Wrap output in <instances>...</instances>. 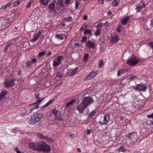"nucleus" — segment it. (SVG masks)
Here are the masks:
<instances>
[{"instance_id": "393cba45", "label": "nucleus", "mask_w": 153, "mask_h": 153, "mask_svg": "<svg viewBox=\"0 0 153 153\" xmlns=\"http://www.w3.org/2000/svg\"><path fill=\"white\" fill-rule=\"evenodd\" d=\"M54 101V100H51L47 102L45 105L43 106L42 107V109H44L45 108L47 107L49 105L52 103Z\"/></svg>"}, {"instance_id": "4be33fe9", "label": "nucleus", "mask_w": 153, "mask_h": 153, "mask_svg": "<svg viewBox=\"0 0 153 153\" xmlns=\"http://www.w3.org/2000/svg\"><path fill=\"white\" fill-rule=\"evenodd\" d=\"M56 36L59 39L62 40L66 38L64 34H56Z\"/></svg>"}, {"instance_id": "a18cd8bd", "label": "nucleus", "mask_w": 153, "mask_h": 153, "mask_svg": "<svg viewBox=\"0 0 153 153\" xmlns=\"http://www.w3.org/2000/svg\"><path fill=\"white\" fill-rule=\"evenodd\" d=\"M104 65L103 61H101L100 62V63L99 65V66H100V68H101V67L102 66V65Z\"/></svg>"}, {"instance_id": "1a4fd4ad", "label": "nucleus", "mask_w": 153, "mask_h": 153, "mask_svg": "<svg viewBox=\"0 0 153 153\" xmlns=\"http://www.w3.org/2000/svg\"><path fill=\"white\" fill-rule=\"evenodd\" d=\"M63 58L62 55L58 56L56 58H55L53 61V65L54 66H58L60 64L61 60Z\"/></svg>"}, {"instance_id": "6e6d98bb", "label": "nucleus", "mask_w": 153, "mask_h": 153, "mask_svg": "<svg viewBox=\"0 0 153 153\" xmlns=\"http://www.w3.org/2000/svg\"><path fill=\"white\" fill-rule=\"evenodd\" d=\"M86 132L87 135H89V134H90V133H91V131L90 130H87L86 131Z\"/></svg>"}, {"instance_id": "09e8293b", "label": "nucleus", "mask_w": 153, "mask_h": 153, "mask_svg": "<svg viewBox=\"0 0 153 153\" xmlns=\"http://www.w3.org/2000/svg\"><path fill=\"white\" fill-rule=\"evenodd\" d=\"M88 58V54H85L84 56V60H87Z\"/></svg>"}, {"instance_id": "5fc2aeb1", "label": "nucleus", "mask_w": 153, "mask_h": 153, "mask_svg": "<svg viewBox=\"0 0 153 153\" xmlns=\"http://www.w3.org/2000/svg\"><path fill=\"white\" fill-rule=\"evenodd\" d=\"M147 117L149 118H153V113L151 114L148 115Z\"/></svg>"}, {"instance_id": "c03bdc74", "label": "nucleus", "mask_w": 153, "mask_h": 153, "mask_svg": "<svg viewBox=\"0 0 153 153\" xmlns=\"http://www.w3.org/2000/svg\"><path fill=\"white\" fill-rule=\"evenodd\" d=\"M86 40H87L86 37L85 36H84L83 37V38H82V40H81V41L83 42H86Z\"/></svg>"}, {"instance_id": "680f3d73", "label": "nucleus", "mask_w": 153, "mask_h": 153, "mask_svg": "<svg viewBox=\"0 0 153 153\" xmlns=\"http://www.w3.org/2000/svg\"><path fill=\"white\" fill-rule=\"evenodd\" d=\"M87 19H88V17H87V16L85 15L84 16V17L83 18V19L84 20H87Z\"/></svg>"}, {"instance_id": "69168bd1", "label": "nucleus", "mask_w": 153, "mask_h": 153, "mask_svg": "<svg viewBox=\"0 0 153 153\" xmlns=\"http://www.w3.org/2000/svg\"><path fill=\"white\" fill-rule=\"evenodd\" d=\"M70 2V0H66L65 2V4H68Z\"/></svg>"}, {"instance_id": "c9c22d12", "label": "nucleus", "mask_w": 153, "mask_h": 153, "mask_svg": "<svg viewBox=\"0 0 153 153\" xmlns=\"http://www.w3.org/2000/svg\"><path fill=\"white\" fill-rule=\"evenodd\" d=\"M63 74L61 72H59L57 73L56 76L59 77L61 78L62 77V76L63 75Z\"/></svg>"}, {"instance_id": "a878e982", "label": "nucleus", "mask_w": 153, "mask_h": 153, "mask_svg": "<svg viewBox=\"0 0 153 153\" xmlns=\"http://www.w3.org/2000/svg\"><path fill=\"white\" fill-rule=\"evenodd\" d=\"M54 101V100H51L47 102L45 105L43 106L42 107V109H44L45 108L47 107L49 105L52 103Z\"/></svg>"}, {"instance_id": "2f4dec72", "label": "nucleus", "mask_w": 153, "mask_h": 153, "mask_svg": "<svg viewBox=\"0 0 153 153\" xmlns=\"http://www.w3.org/2000/svg\"><path fill=\"white\" fill-rule=\"evenodd\" d=\"M137 78V76L134 75H132L129 77L128 79L130 80L131 81H132L134 79H136Z\"/></svg>"}, {"instance_id": "4d7b16f0", "label": "nucleus", "mask_w": 153, "mask_h": 153, "mask_svg": "<svg viewBox=\"0 0 153 153\" xmlns=\"http://www.w3.org/2000/svg\"><path fill=\"white\" fill-rule=\"evenodd\" d=\"M51 54V51H49V52L46 54V56L48 57Z\"/></svg>"}, {"instance_id": "a211bd4d", "label": "nucleus", "mask_w": 153, "mask_h": 153, "mask_svg": "<svg viewBox=\"0 0 153 153\" xmlns=\"http://www.w3.org/2000/svg\"><path fill=\"white\" fill-rule=\"evenodd\" d=\"M41 34V33L40 32H39L36 35L34 36V38L31 40V41L33 42H35L38 39Z\"/></svg>"}, {"instance_id": "79ce46f5", "label": "nucleus", "mask_w": 153, "mask_h": 153, "mask_svg": "<svg viewBox=\"0 0 153 153\" xmlns=\"http://www.w3.org/2000/svg\"><path fill=\"white\" fill-rule=\"evenodd\" d=\"M45 52L43 51L41 52H40L39 53L38 56L39 57H41L43 56L45 54Z\"/></svg>"}, {"instance_id": "2eb2a0df", "label": "nucleus", "mask_w": 153, "mask_h": 153, "mask_svg": "<svg viewBox=\"0 0 153 153\" xmlns=\"http://www.w3.org/2000/svg\"><path fill=\"white\" fill-rule=\"evenodd\" d=\"M78 68H76L74 69L70 70L68 73V75L70 76H73L77 71Z\"/></svg>"}, {"instance_id": "cd10ccee", "label": "nucleus", "mask_w": 153, "mask_h": 153, "mask_svg": "<svg viewBox=\"0 0 153 153\" xmlns=\"http://www.w3.org/2000/svg\"><path fill=\"white\" fill-rule=\"evenodd\" d=\"M75 102V101L74 100H72L71 102H68L66 104V105L65 106V109H66L70 105H71L73 104Z\"/></svg>"}, {"instance_id": "f704fd0d", "label": "nucleus", "mask_w": 153, "mask_h": 153, "mask_svg": "<svg viewBox=\"0 0 153 153\" xmlns=\"http://www.w3.org/2000/svg\"><path fill=\"white\" fill-rule=\"evenodd\" d=\"M143 8V6H142L139 5V6H137L136 7L135 9L137 10V12H139L140 11V9H142Z\"/></svg>"}, {"instance_id": "a19ab883", "label": "nucleus", "mask_w": 153, "mask_h": 153, "mask_svg": "<svg viewBox=\"0 0 153 153\" xmlns=\"http://www.w3.org/2000/svg\"><path fill=\"white\" fill-rule=\"evenodd\" d=\"M87 26L86 25H84L80 29V31L83 30L85 29Z\"/></svg>"}, {"instance_id": "bb28decb", "label": "nucleus", "mask_w": 153, "mask_h": 153, "mask_svg": "<svg viewBox=\"0 0 153 153\" xmlns=\"http://www.w3.org/2000/svg\"><path fill=\"white\" fill-rule=\"evenodd\" d=\"M54 101V100H51L47 102L45 105L43 106L42 107V109H44L45 108L47 107L49 105L52 103Z\"/></svg>"}, {"instance_id": "20e7f679", "label": "nucleus", "mask_w": 153, "mask_h": 153, "mask_svg": "<svg viewBox=\"0 0 153 153\" xmlns=\"http://www.w3.org/2000/svg\"><path fill=\"white\" fill-rule=\"evenodd\" d=\"M63 4L61 2H59L58 3L56 2H53L49 6L50 10L57 13L58 11L60 10L63 7Z\"/></svg>"}, {"instance_id": "f03ea898", "label": "nucleus", "mask_w": 153, "mask_h": 153, "mask_svg": "<svg viewBox=\"0 0 153 153\" xmlns=\"http://www.w3.org/2000/svg\"><path fill=\"white\" fill-rule=\"evenodd\" d=\"M94 101L92 98L91 97H85L79 105L77 106L76 109L80 113H82L83 110L88 106L92 104Z\"/></svg>"}, {"instance_id": "6ab92c4d", "label": "nucleus", "mask_w": 153, "mask_h": 153, "mask_svg": "<svg viewBox=\"0 0 153 153\" xmlns=\"http://www.w3.org/2000/svg\"><path fill=\"white\" fill-rule=\"evenodd\" d=\"M7 91H2L0 93V100L4 98V97L7 94Z\"/></svg>"}, {"instance_id": "13d9d810", "label": "nucleus", "mask_w": 153, "mask_h": 153, "mask_svg": "<svg viewBox=\"0 0 153 153\" xmlns=\"http://www.w3.org/2000/svg\"><path fill=\"white\" fill-rule=\"evenodd\" d=\"M74 46L75 47H79V44L77 43H76L74 44Z\"/></svg>"}, {"instance_id": "c756f323", "label": "nucleus", "mask_w": 153, "mask_h": 153, "mask_svg": "<svg viewBox=\"0 0 153 153\" xmlns=\"http://www.w3.org/2000/svg\"><path fill=\"white\" fill-rule=\"evenodd\" d=\"M32 64L30 62V61H28L26 62L25 67V68L29 67L30 65H32Z\"/></svg>"}, {"instance_id": "c85d7f7f", "label": "nucleus", "mask_w": 153, "mask_h": 153, "mask_svg": "<svg viewBox=\"0 0 153 153\" xmlns=\"http://www.w3.org/2000/svg\"><path fill=\"white\" fill-rule=\"evenodd\" d=\"M117 150L121 152H124L126 151V149L124 148L123 146H121Z\"/></svg>"}, {"instance_id": "3c124183", "label": "nucleus", "mask_w": 153, "mask_h": 153, "mask_svg": "<svg viewBox=\"0 0 153 153\" xmlns=\"http://www.w3.org/2000/svg\"><path fill=\"white\" fill-rule=\"evenodd\" d=\"M34 110L33 108L31 109H30L29 111V112H28V111H26V112L27 113H28L27 114H29L30 113H31Z\"/></svg>"}, {"instance_id": "5701e85b", "label": "nucleus", "mask_w": 153, "mask_h": 153, "mask_svg": "<svg viewBox=\"0 0 153 153\" xmlns=\"http://www.w3.org/2000/svg\"><path fill=\"white\" fill-rule=\"evenodd\" d=\"M11 4L9 3L6 5L2 6L0 8V11H1V10H5L7 7H10Z\"/></svg>"}, {"instance_id": "774afa93", "label": "nucleus", "mask_w": 153, "mask_h": 153, "mask_svg": "<svg viewBox=\"0 0 153 153\" xmlns=\"http://www.w3.org/2000/svg\"><path fill=\"white\" fill-rule=\"evenodd\" d=\"M151 25L152 27L153 26V19L151 20Z\"/></svg>"}, {"instance_id": "6e6552de", "label": "nucleus", "mask_w": 153, "mask_h": 153, "mask_svg": "<svg viewBox=\"0 0 153 153\" xmlns=\"http://www.w3.org/2000/svg\"><path fill=\"white\" fill-rule=\"evenodd\" d=\"M15 80L11 79L10 80H6L4 83V85L7 88L13 86L14 85V82Z\"/></svg>"}, {"instance_id": "bf43d9fd", "label": "nucleus", "mask_w": 153, "mask_h": 153, "mask_svg": "<svg viewBox=\"0 0 153 153\" xmlns=\"http://www.w3.org/2000/svg\"><path fill=\"white\" fill-rule=\"evenodd\" d=\"M39 107V105H36L34 106L33 108L34 109H38Z\"/></svg>"}, {"instance_id": "aec40b11", "label": "nucleus", "mask_w": 153, "mask_h": 153, "mask_svg": "<svg viewBox=\"0 0 153 153\" xmlns=\"http://www.w3.org/2000/svg\"><path fill=\"white\" fill-rule=\"evenodd\" d=\"M130 17L127 16L126 18H124L122 22V23L123 25L127 24L128 21Z\"/></svg>"}, {"instance_id": "4c0bfd02", "label": "nucleus", "mask_w": 153, "mask_h": 153, "mask_svg": "<svg viewBox=\"0 0 153 153\" xmlns=\"http://www.w3.org/2000/svg\"><path fill=\"white\" fill-rule=\"evenodd\" d=\"M102 26V23H98L97 25L96 26V27L97 28H101Z\"/></svg>"}, {"instance_id": "864d4df0", "label": "nucleus", "mask_w": 153, "mask_h": 153, "mask_svg": "<svg viewBox=\"0 0 153 153\" xmlns=\"http://www.w3.org/2000/svg\"><path fill=\"white\" fill-rule=\"evenodd\" d=\"M149 45L151 47V48L153 49V42H151L149 43Z\"/></svg>"}, {"instance_id": "8fccbe9b", "label": "nucleus", "mask_w": 153, "mask_h": 153, "mask_svg": "<svg viewBox=\"0 0 153 153\" xmlns=\"http://www.w3.org/2000/svg\"><path fill=\"white\" fill-rule=\"evenodd\" d=\"M45 139H46L48 141H51L52 140L51 138L49 137H48L47 136H45Z\"/></svg>"}, {"instance_id": "603ef678", "label": "nucleus", "mask_w": 153, "mask_h": 153, "mask_svg": "<svg viewBox=\"0 0 153 153\" xmlns=\"http://www.w3.org/2000/svg\"><path fill=\"white\" fill-rule=\"evenodd\" d=\"M20 2H19L18 1V0H17V1L16 2H15L14 3V6H17L19 4Z\"/></svg>"}, {"instance_id": "4468645a", "label": "nucleus", "mask_w": 153, "mask_h": 153, "mask_svg": "<svg viewBox=\"0 0 153 153\" xmlns=\"http://www.w3.org/2000/svg\"><path fill=\"white\" fill-rule=\"evenodd\" d=\"M86 44L87 47L89 48L94 49L95 48V44L90 41H88Z\"/></svg>"}, {"instance_id": "de8ad7c7", "label": "nucleus", "mask_w": 153, "mask_h": 153, "mask_svg": "<svg viewBox=\"0 0 153 153\" xmlns=\"http://www.w3.org/2000/svg\"><path fill=\"white\" fill-rule=\"evenodd\" d=\"M11 44H12L11 43H8L7 45V46L5 49V51H6L8 49V48H9V46H10L11 45Z\"/></svg>"}, {"instance_id": "dca6fc26", "label": "nucleus", "mask_w": 153, "mask_h": 153, "mask_svg": "<svg viewBox=\"0 0 153 153\" xmlns=\"http://www.w3.org/2000/svg\"><path fill=\"white\" fill-rule=\"evenodd\" d=\"M129 70L128 69H120L118 72L117 74V76H120L121 74H123L124 73L127 72H128Z\"/></svg>"}, {"instance_id": "f257e3e1", "label": "nucleus", "mask_w": 153, "mask_h": 153, "mask_svg": "<svg viewBox=\"0 0 153 153\" xmlns=\"http://www.w3.org/2000/svg\"><path fill=\"white\" fill-rule=\"evenodd\" d=\"M30 148L34 151H43L48 152L50 151L49 146L42 141L37 143H31L29 144Z\"/></svg>"}, {"instance_id": "423d86ee", "label": "nucleus", "mask_w": 153, "mask_h": 153, "mask_svg": "<svg viewBox=\"0 0 153 153\" xmlns=\"http://www.w3.org/2000/svg\"><path fill=\"white\" fill-rule=\"evenodd\" d=\"M139 61V60L137 59L135 56H133L127 61L126 63L130 65L133 66L136 64Z\"/></svg>"}, {"instance_id": "412c9836", "label": "nucleus", "mask_w": 153, "mask_h": 153, "mask_svg": "<svg viewBox=\"0 0 153 153\" xmlns=\"http://www.w3.org/2000/svg\"><path fill=\"white\" fill-rule=\"evenodd\" d=\"M37 123L33 116H32L29 120V123L31 124H34Z\"/></svg>"}, {"instance_id": "72a5a7b5", "label": "nucleus", "mask_w": 153, "mask_h": 153, "mask_svg": "<svg viewBox=\"0 0 153 153\" xmlns=\"http://www.w3.org/2000/svg\"><path fill=\"white\" fill-rule=\"evenodd\" d=\"M72 17L71 16H69L64 18L65 21L67 22H70L72 21Z\"/></svg>"}, {"instance_id": "58836bf2", "label": "nucleus", "mask_w": 153, "mask_h": 153, "mask_svg": "<svg viewBox=\"0 0 153 153\" xmlns=\"http://www.w3.org/2000/svg\"><path fill=\"white\" fill-rule=\"evenodd\" d=\"M37 135V136L40 137L41 139H45V137L43 136V135L42 134L38 133Z\"/></svg>"}, {"instance_id": "7c9ffc66", "label": "nucleus", "mask_w": 153, "mask_h": 153, "mask_svg": "<svg viewBox=\"0 0 153 153\" xmlns=\"http://www.w3.org/2000/svg\"><path fill=\"white\" fill-rule=\"evenodd\" d=\"M100 30L98 28H97V30L95 32L94 35L96 36H98L100 34Z\"/></svg>"}, {"instance_id": "9b49d317", "label": "nucleus", "mask_w": 153, "mask_h": 153, "mask_svg": "<svg viewBox=\"0 0 153 153\" xmlns=\"http://www.w3.org/2000/svg\"><path fill=\"white\" fill-rule=\"evenodd\" d=\"M35 96L37 100H38L36 102H34L32 104V105L35 104H39L45 98H43L42 99L40 100V99L41 98V97H39V94L38 92H36L35 94Z\"/></svg>"}, {"instance_id": "9d476101", "label": "nucleus", "mask_w": 153, "mask_h": 153, "mask_svg": "<svg viewBox=\"0 0 153 153\" xmlns=\"http://www.w3.org/2000/svg\"><path fill=\"white\" fill-rule=\"evenodd\" d=\"M97 75V73L94 72H91L88 74L86 77L85 78V81L89 80L94 78Z\"/></svg>"}, {"instance_id": "473e14b6", "label": "nucleus", "mask_w": 153, "mask_h": 153, "mask_svg": "<svg viewBox=\"0 0 153 153\" xmlns=\"http://www.w3.org/2000/svg\"><path fill=\"white\" fill-rule=\"evenodd\" d=\"M119 0H114L112 2V4L113 5L116 6L119 4Z\"/></svg>"}, {"instance_id": "49530a36", "label": "nucleus", "mask_w": 153, "mask_h": 153, "mask_svg": "<svg viewBox=\"0 0 153 153\" xmlns=\"http://www.w3.org/2000/svg\"><path fill=\"white\" fill-rule=\"evenodd\" d=\"M36 61V59L35 58H33L31 59V61H30V62L32 64L34 63Z\"/></svg>"}, {"instance_id": "39448f33", "label": "nucleus", "mask_w": 153, "mask_h": 153, "mask_svg": "<svg viewBox=\"0 0 153 153\" xmlns=\"http://www.w3.org/2000/svg\"><path fill=\"white\" fill-rule=\"evenodd\" d=\"M52 112L55 116L54 118L55 120H63L62 117H61L62 115L61 114V113L59 110H56V109H54L52 110Z\"/></svg>"}, {"instance_id": "338daca9", "label": "nucleus", "mask_w": 153, "mask_h": 153, "mask_svg": "<svg viewBox=\"0 0 153 153\" xmlns=\"http://www.w3.org/2000/svg\"><path fill=\"white\" fill-rule=\"evenodd\" d=\"M18 148H16L15 149L16 150V151L17 153H21V152L20 151L18 150Z\"/></svg>"}, {"instance_id": "b1692460", "label": "nucleus", "mask_w": 153, "mask_h": 153, "mask_svg": "<svg viewBox=\"0 0 153 153\" xmlns=\"http://www.w3.org/2000/svg\"><path fill=\"white\" fill-rule=\"evenodd\" d=\"M49 0H40L41 4L43 5H45L48 4Z\"/></svg>"}, {"instance_id": "ea45409f", "label": "nucleus", "mask_w": 153, "mask_h": 153, "mask_svg": "<svg viewBox=\"0 0 153 153\" xmlns=\"http://www.w3.org/2000/svg\"><path fill=\"white\" fill-rule=\"evenodd\" d=\"M96 111L95 110L92 111L89 115L88 116L90 117H92L95 114Z\"/></svg>"}, {"instance_id": "ddd939ff", "label": "nucleus", "mask_w": 153, "mask_h": 153, "mask_svg": "<svg viewBox=\"0 0 153 153\" xmlns=\"http://www.w3.org/2000/svg\"><path fill=\"white\" fill-rule=\"evenodd\" d=\"M120 40L119 38L117 35H115L111 37V42L113 44L117 43Z\"/></svg>"}, {"instance_id": "f8f14e48", "label": "nucleus", "mask_w": 153, "mask_h": 153, "mask_svg": "<svg viewBox=\"0 0 153 153\" xmlns=\"http://www.w3.org/2000/svg\"><path fill=\"white\" fill-rule=\"evenodd\" d=\"M135 87L136 89L142 91H145L147 88V87L145 85L141 84L137 85L135 86Z\"/></svg>"}, {"instance_id": "0e129e2a", "label": "nucleus", "mask_w": 153, "mask_h": 153, "mask_svg": "<svg viewBox=\"0 0 153 153\" xmlns=\"http://www.w3.org/2000/svg\"><path fill=\"white\" fill-rule=\"evenodd\" d=\"M117 32L119 33H120L121 32L120 27H118L117 29Z\"/></svg>"}, {"instance_id": "0eeeda50", "label": "nucleus", "mask_w": 153, "mask_h": 153, "mask_svg": "<svg viewBox=\"0 0 153 153\" xmlns=\"http://www.w3.org/2000/svg\"><path fill=\"white\" fill-rule=\"evenodd\" d=\"M110 120V115L109 114H105L103 117L101 118L100 122V124L103 125H106Z\"/></svg>"}, {"instance_id": "7ed1b4c3", "label": "nucleus", "mask_w": 153, "mask_h": 153, "mask_svg": "<svg viewBox=\"0 0 153 153\" xmlns=\"http://www.w3.org/2000/svg\"><path fill=\"white\" fill-rule=\"evenodd\" d=\"M128 137L129 142L127 143V145L129 147H131L134 145L135 143L136 142L138 139V136L136 132H132L127 135Z\"/></svg>"}, {"instance_id": "e433bc0d", "label": "nucleus", "mask_w": 153, "mask_h": 153, "mask_svg": "<svg viewBox=\"0 0 153 153\" xmlns=\"http://www.w3.org/2000/svg\"><path fill=\"white\" fill-rule=\"evenodd\" d=\"M91 31L90 30H88L85 31L84 33V35L89 34L90 35L91 33Z\"/></svg>"}, {"instance_id": "e2e57ef3", "label": "nucleus", "mask_w": 153, "mask_h": 153, "mask_svg": "<svg viewBox=\"0 0 153 153\" xmlns=\"http://www.w3.org/2000/svg\"><path fill=\"white\" fill-rule=\"evenodd\" d=\"M31 3V1H30L29 3L28 4H27V5L26 7L27 8H29L30 7V4Z\"/></svg>"}, {"instance_id": "f3484780", "label": "nucleus", "mask_w": 153, "mask_h": 153, "mask_svg": "<svg viewBox=\"0 0 153 153\" xmlns=\"http://www.w3.org/2000/svg\"><path fill=\"white\" fill-rule=\"evenodd\" d=\"M43 114H36V115L33 116L35 119L36 120L37 122L39 121L42 118Z\"/></svg>"}, {"instance_id": "37998d69", "label": "nucleus", "mask_w": 153, "mask_h": 153, "mask_svg": "<svg viewBox=\"0 0 153 153\" xmlns=\"http://www.w3.org/2000/svg\"><path fill=\"white\" fill-rule=\"evenodd\" d=\"M79 4V3L78 1L76 2L75 6V8L76 9H77L78 8Z\"/></svg>"}, {"instance_id": "052dcab7", "label": "nucleus", "mask_w": 153, "mask_h": 153, "mask_svg": "<svg viewBox=\"0 0 153 153\" xmlns=\"http://www.w3.org/2000/svg\"><path fill=\"white\" fill-rule=\"evenodd\" d=\"M98 2L100 4H103L104 1L103 0H99Z\"/></svg>"}]
</instances>
